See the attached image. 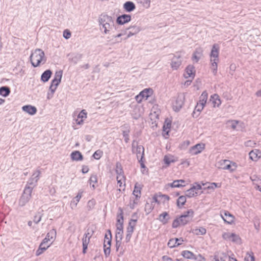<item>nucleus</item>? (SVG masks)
Wrapping results in <instances>:
<instances>
[{"instance_id": "nucleus-39", "label": "nucleus", "mask_w": 261, "mask_h": 261, "mask_svg": "<svg viewBox=\"0 0 261 261\" xmlns=\"http://www.w3.org/2000/svg\"><path fill=\"white\" fill-rule=\"evenodd\" d=\"M164 161L167 165H170L171 163L175 162L174 156L171 155H166L164 156Z\"/></svg>"}, {"instance_id": "nucleus-5", "label": "nucleus", "mask_w": 261, "mask_h": 261, "mask_svg": "<svg viewBox=\"0 0 261 261\" xmlns=\"http://www.w3.org/2000/svg\"><path fill=\"white\" fill-rule=\"evenodd\" d=\"M133 152L136 154L137 158L139 162H142L144 158V148L142 145H138L135 144V142H133L132 143Z\"/></svg>"}, {"instance_id": "nucleus-44", "label": "nucleus", "mask_w": 261, "mask_h": 261, "mask_svg": "<svg viewBox=\"0 0 261 261\" xmlns=\"http://www.w3.org/2000/svg\"><path fill=\"white\" fill-rule=\"evenodd\" d=\"M62 73L63 72L62 70L56 71L55 74L54 79L53 80H57L61 82L62 77Z\"/></svg>"}, {"instance_id": "nucleus-33", "label": "nucleus", "mask_w": 261, "mask_h": 261, "mask_svg": "<svg viewBox=\"0 0 261 261\" xmlns=\"http://www.w3.org/2000/svg\"><path fill=\"white\" fill-rule=\"evenodd\" d=\"M191 232L196 235H203L206 233V229L204 227L195 228L192 230Z\"/></svg>"}, {"instance_id": "nucleus-56", "label": "nucleus", "mask_w": 261, "mask_h": 261, "mask_svg": "<svg viewBox=\"0 0 261 261\" xmlns=\"http://www.w3.org/2000/svg\"><path fill=\"white\" fill-rule=\"evenodd\" d=\"M179 225H181L178 218L175 219L172 223V227L177 228Z\"/></svg>"}, {"instance_id": "nucleus-20", "label": "nucleus", "mask_w": 261, "mask_h": 261, "mask_svg": "<svg viewBox=\"0 0 261 261\" xmlns=\"http://www.w3.org/2000/svg\"><path fill=\"white\" fill-rule=\"evenodd\" d=\"M249 158L253 161H257L261 156V152L258 149H254L249 152Z\"/></svg>"}, {"instance_id": "nucleus-6", "label": "nucleus", "mask_w": 261, "mask_h": 261, "mask_svg": "<svg viewBox=\"0 0 261 261\" xmlns=\"http://www.w3.org/2000/svg\"><path fill=\"white\" fill-rule=\"evenodd\" d=\"M40 171L39 170H36L32 174L31 177L29 179L25 188H31L32 191L36 186L38 180L39 179Z\"/></svg>"}, {"instance_id": "nucleus-49", "label": "nucleus", "mask_w": 261, "mask_h": 261, "mask_svg": "<svg viewBox=\"0 0 261 261\" xmlns=\"http://www.w3.org/2000/svg\"><path fill=\"white\" fill-rule=\"evenodd\" d=\"M82 58V55L77 54L71 59V61L74 63L76 64L77 62Z\"/></svg>"}, {"instance_id": "nucleus-24", "label": "nucleus", "mask_w": 261, "mask_h": 261, "mask_svg": "<svg viewBox=\"0 0 261 261\" xmlns=\"http://www.w3.org/2000/svg\"><path fill=\"white\" fill-rule=\"evenodd\" d=\"M142 114L141 109L139 107H136L134 108L133 112H132V116L135 119H139Z\"/></svg>"}, {"instance_id": "nucleus-30", "label": "nucleus", "mask_w": 261, "mask_h": 261, "mask_svg": "<svg viewBox=\"0 0 261 261\" xmlns=\"http://www.w3.org/2000/svg\"><path fill=\"white\" fill-rule=\"evenodd\" d=\"M52 72L50 70H46L41 75V79L43 82H47L51 75Z\"/></svg>"}, {"instance_id": "nucleus-36", "label": "nucleus", "mask_w": 261, "mask_h": 261, "mask_svg": "<svg viewBox=\"0 0 261 261\" xmlns=\"http://www.w3.org/2000/svg\"><path fill=\"white\" fill-rule=\"evenodd\" d=\"M10 92V88L8 87H2L0 88V94L4 97L7 96Z\"/></svg>"}, {"instance_id": "nucleus-38", "label": "nucleus", "mask_w": 261, "mask_h": 261, "mask_svg": "<svg viewBox=\"0 0 261 261\" xmlns=\"http://www.w3.org/2000/svg\"><path fill=\"white\" fill-rule=\"evenodd\" d=\"M211 63V70L214 75H216L217 72L218 63L219 61L210 60Z\"/></svg>"}, {"instance_id": "nucleus-26", "label": "nucleus", "mask_w": 261, "mask_h": 261, "mask_svg": "<svg viewBox=\"0 0 261 261\" xmlns=\"http://www.w3.org/2000/svg\"><path fill=\"white\" fill-rule=\"evenodd\" d=\"M71 158L73 161H82L83 159V156L82 153L79 151H74L71 153Z\"/></svg>"}, {"instance_id": "nucleus-1", "label": "nucleus", "mask_w": 261, "mask_h": 261, "mask_svg": "<svg viewBox=\"0 0 261 261\" xmlns=\"http://www.w3.org/2000/svg\"><path fill=\"white\" fill-rule=\"evenodd\" d=\"M100 29L103 31L105 34H108L114 28V21L112 17L106 14H102L99 18Z\"/></svg>"}, {"instance_id": "nucleus-25", "label": "nucleus", "mask_w": 261, "mask_h": 261, "mask_svg": "<svg viewBox=\"0 0 261 261\" xmlns=\"http://www.w3.org/2000/svg\"><path fill=\"white\" fill-rule=\"evenodd\" d=\"M220 164L222 166L221 168L223 169H227L230 171L234 170V168H231V163L229 160H222L220 161Z\"/></svg>"}, {"instance_id": "nucleus-57", "label": "nucleus", "mask_w": 261, "mask_h": 261, "mask_svg": "<svg viewBox=\"0 0 261 261\" xmlns=\"http://www.w3.org/2000/svg\"><path fill=\"white\" fill-rule=\"evenodd\" d=\"M245 261H254V257L252 254L248 253L245 257Z\"/></svg>"}, {"instance_id": "nucleus-22", "label": "nucleus", "mask_w": 261, "mask_h": 261, "mask_svg": "<svg viewBox=\"0 0 261 261\" xmlns=\"http://www.w3.org/2000/svg\"><path fill=\"white\" fill-rule=\"evenodd\" d=\"M210 100L212 101L213 104L214 105V107H219L221 103V101L220 99V97L217 94L211 95Z\"/></svg>"}, {"instance_id": "nucleus-15", "label": "nucleus", "mask_w": 261, "mask_h": 261, "mask_svg": "<svg viewBox=\"0 0 261 261\" xmlns=\"http://www.w3.org/2000/svg\"><path fill=\"white\" fill-rule=\"evenodd\" d=\"M183 242L184 240L182 238L171 239L169 241L168 246L170 248L175 247L181 245Z\"/></svg>"}, {"instance_id": "nucleus-35", "label": "nucleus", "mask_w": 261, "mask_h": 261, "mask_svg": "<svg viewBox=\"0 0 261 261\" xmlns=\"http://www.w3.org/2000/svg\"><path fill=\"white\" fill-rule=\"evenodd\" d=\"M117 183L119 185V187H122L125 186V177L124 176L119 175L117 176L116 177Z\"/></svg>"}, {"instance_id": "nucleus-31", "label": "nucleus", "mask_w": 261, "mask_h": 261, "mask_svg": "<svg viewBox=\"0 0 261 261\" xmlns=\"http://www.w3.org/2000/svg\"><path fill=\"white\" fill-rule=\"evenodd\" d=\"M169 219L170 217L167 212H164L161 214L159 217V220L164 224L168 222Z\"/></svg>"}, {"instance_id": "nucleus-34", "label": "nucleus", "mask_w": 261, "mask_h": 261, "mask_svg": "<svg viewBox=\"0 0 261 261\" xmlns=\"http://www.w3.org/2000/svg\"><path fill=\"white\" fill-rule=\"evenodd\" d=\"M152 90L151 89H145L142 91L140 93L141 96L145 99H147L148 97L150 96L151 94Z\"/></svg>"}, {"instance_id": "nucleus-32", "label": "nucleus", "mask_w": 261, "mask_h": 261, "mask_svg": "<svg viewBox=\"0 0 261 261\" xmlns=\"http://www.w3.org/2000/svg\"><path fill=\"white\" fill-rule=\"evenodd\" d=\"M208 94L206 91H203L199 97V102L197 103L205 106L207 101Z\"/></svg>"}, {"instance_id": "nucleus-2", "label": "nucleus", "mask_w": 261, "mask_h": 261, "mask_svg": "<svg viewBox=\"0 0 261 261\" xmlns=\"http://www.w3.org/2000/svg\"><path fill=\"white\" fill-rule=\"evenodd\" d=\"M56 236V231L53 229L50 230L47 234L46 237L43 240L39 245V248L36 252V255L39 256L45 251L50 246L51 243L53 241Z\"/></svg>"}, {"instance_id": "nucleus-55", "label": "nucleus", "mask_w": 261, "mask_h": 261, "mask_svg": "<svg viewBox=\"0 0 261 261\" xmlns=\"http://www.w3.org/2000/svg\"><path fill=\"white\" fill-rule=\"evenodd\" d=\"M140 2L142 4L143 7L146 8H148L150 7V0H140Z\"/></svg>"}, {"instance_id": "nucleus-51", "label": "nucleus", "mask_w": 261, "mask_h": 261, "mask_svg": "<svg viewBox=\"0 0 261 261\" xmlns=\"http://www.w3.org/2000/svg\"><path fill=\"white\" fill-rule=\"evenodd\" d=\"M102 154V152L99 150L96 151L93 154V157L96 160L99 159Z\"/></svg>"}, {"instance_id": "nucleus-28", "label": "nucleus", "mask_w": 261, "mask_h": 261, "mask_svg": "<svg viewBox=\"0 0 261 261\" xmlns=\"http://www.w3.org/2000/svg\"><path fill=\"white\" fill-rule=\"evenodd\" d=\"M112 235L111 231L108 230L105 234L103 245L111 246Z\"/></svg>"}, {"instance_id": "nucleus-19", "label": "nucleus", "mask_w": 261, "mask_h": 261, "mask_svg": "<svg viewBox=\"0 0 261 261\" xmlns=\"http://www.w3.org/2000/svg\"><path fill=\"white\" fill-rule=\"evenodd\" d=\"M87 117V113L85 110H82L77 116L76 123L78 125H82L84 120Z\"/></svg>"}, {"instance_id": "nucleus-42", "label": "nucleus", "mask_w": 261, "mask_h": 261, "mask_svg": "<svg viewBox=\"0 0 261 261\" xmlns=\"http://www.w3.org/2000/svg\"><path fill=\"white\" fill-rule=\"evenodd\" d=\"M201 51L199 50H196L193 55V60L195 61V62H197L201 56Z\"/></svg>"}, {"instance_id": "nucleus-50", "label": "nucleus", "mask_w": 261, "mask_h": 261, "mask_svg": "<svg viewBox=\"0 0 261 261\" xmlns=\"http://www.w3.org/2000/svg\"><path fill=\"white\" fill-rule=\"evenodd\" d=\"M233 233L224 232L222 234V238L226 240L231 241Z\"/></svg>"}, {"instance_id": "nucleus-4", "label": "nucleus", "mask_w": 261, "mask_h": 261, "mask_svg": "<svg viewBox=\"0 0 261 261\" xmlns=\"http://www.w3.org/2000/svg\"><path fill=\"white\" fill-rule=\"evenodd\" d=\"M31 188H25L23 193L19 200V205L24 206L30 200L32 194Z\"/></svg>"}, {"instance_id": "nucleus-46", "label": "nucleus", "mask_w": 261, "mask_h": 261, "mask_svg": "<svg viewBox=\"0 0 261 261\" xmlns=\"http://www.w3.org/2000/svg\"><path fill=\"white\" fill-rule=\"evenodd\" d=\"M231 241L236 243L240 244L241 243V238L238 235L233 233Z\"/></svg>"}, {"instance_id": "nucleus-16", "label": "nucleus", "mask_w": 261, "mask_h": 261, "mask_svg": "<svg viewBox=\"0 0 261 261\" xmlns=\"http://www.w3.org/2000/svg\"><path fill=\"white\" fill-rule=\"evenodd\" d=\"M83 193V190H79L77 195L72 200L70 203V206L72 209H74L76 207L78 202L82 197Z\"/></svg>"}, {"instance_id": "nucleus-48", "label": "nucleus", "mask_w": 261, "mask_h": 261, "mask_svg": "<svg viewBox=\"0 0 261 261\" xmlns=\"http://www.w3.org/2000/svg\"><path fill=\"white\" fill-rule=\"evenodd\" d=\"M129 129H126L123 130V136L124 138V141L126 143H127L129 140Z\"/></svg>"}, {"instance_id": "nucleus-13", "label": "nucleus", "mask_w": 261, "mask_h": 261, "mask_svg": "<svg viewBox=\"0 0 261 261\" xmlns=\"http://www.w3.org/2000/svg\"><path fill=\"white\" fill-rule=\"evenodd\" d=\"M201 189V186L200 185L193 186L191 188L188 190L186 193V196L188 197H192L196 196L197 191Z\"/></svg>"}, {"instance_id": "nucleus-11", "label": "nucleus", "mask_w": 261, "mask_h": 261, "mask_svg": "<svg viewBox=\"0 0 261 261\" xmlns=\"http://www.w3.org/2000/svg\"><path fill=\"white\" fill-rule=\"evenodd\" d=\"M181 62L180 55L177 53L172 59L171 63V67L173 69H177L180 66Z\"/></svg>"}, {"instance_id": "nucleus-9", "label": "nucleus", "mask_w": 261, "mask_h": 261, "mask_svg": "<svg viewBox=\"0 0 261 261\" xmlns=\"http://www.w3.org/2000/svg\"><path fill=\"white\" fill-rule=\"evenodd\" d=\"M205 148V144L203 143H198L191 147L189 152L191 155H196L201 153Z\"/></svg>"}, {"instance_id": "nucleus-37", "label": "nucleus", "mask_w": 261, "mask_h": 261, "mask_svg": "<svg viewBox=\"0 0 261 261\" xmlns=\"http://www.w3.org/2000/svg\"><path fill=\"white\" fill-rule=\"evenodd\" d=\"M178 219L181 225H185L192 220V219H191L184 215H181Z\"/></svg>"}, {"instance_id": "nucleus-40", "label": "nucleus", "mask_w": 261, "mask_h": 261, "mask_svg": "<svg viewBox=\"0 0 261 261\" xmlns=\"http://www.w3.org/2000/svg\"><path fill=\"white\" fill-rule=\"evenodd\" d=\"M185 182V181L182 179L174 180L172 183L171 184V186L174 188H179L180 187L184 186L182 184Z\"/></svg>"}, {"instance_id": "nucleus-53", "label": "nucleus", "mask_w": 261, "mask_h": 261, "mask_svg": "<svg viewBox=\"0 0 261 261\" xmlns=\"http://www.w3.org/2000/svg\"><path fill=\"white\" fill-rule=\"evenodd\" d=\"M123 231H117L115 235L116 240H122Z\"/></svg>"}, {"instance_id": "nucleus-17", "label": "nucleus", "mask_w": 261, "mask_h": 261, "mask_svg": "<svg viewBox=\"0 0 261 261\" xmlns=\"http://www.w3.org/2000/svg\"><path fill=\"white\" fill-rule=\"evenodd\" d=\"M131 20V16L128 14H123L117 18V22L119 24H123L128 22Z\"/></svg>"}, {"instance_id": "nucleus-63", "label": "nucleus", "mask_w": 261, "mask_h": 261, "mask_svg": "<svg viewBox=\"0 0 261 261\" xmlns=\"http://www.w3.org/2000/svg\"><path fill=\"white\" fill-rule=\"evenodd\" d=\"M135 99L136 100V101L138 102V103H140L142 102V101L143 100V99H144V98H143V97L141 96V95L140 94V93H139V94H138V95H137L136 97H135Z\"/></svg>"}, {"instance_id": "nucleus-58", "label": "nucleus", "mask_w": 261, "mask_h": 261, "mask_svg": "<svg viewBox=\"0 0 261 261\" xmlns=\"http://www.w3.org/2000/svg\"><path fill=\"white\" fill-rule=\"evenodd\" d=\"M41 219V215L40 214H37L36 216H35L34 218V221L36 224L38 223Z\"/></svg>"}, {"instance_id": "nucleus-62", "label": "nucleus", "mask_w": 261, "mask_h": 261, "mask_svg": "<svg viewBox=\"0 0 261 261\" xmlns=\"http://www.w3.org/2000/svg\"><path fill=\"white\" fill-rule=\"evenodd\" d=\"M121 246V240H116V250L118 251Z\"/></svg>"}, {"instance_id": "nucleus-61", "label": "nucleus", "mask_w": 261, "mask_h": 261, "mask_svg": "<svg viewBox=\"0 0 261 261\" xmlns=\"http://www.w3.org/2000/svg\"><path fill=\"white\" fill-rule=\"evenodd\" d=\"M204 107V106L197 103V105L195 108V111H197L199 112H200L203 110Z\"/></svg>"}, {"instance_id": "nucleus-60", "label": "nucleus", "mask_w": 261, "mask_h": 261, "mask_svg": "<svg viewBox=\"0 0 261 261\" xmlns=\"http://www.w3.org/2000/svg\"><path fill=\"white\" fill-rule=\"evenodd\" d=\"M90 239L87 238L86 237H83L82 239V242H83V246H88L89 242H90Z\"/></svg>"}, {"instance_id": "nucleus-59", "label": "nucleus", "mask_w": 261, "mask_h": 261, "mask_svg": "<svg viewBox=\"0 0 261 261\" xmlns=\"http://www.w3.org/2000/svg\"><path fill=\"white\" fill-rule=\"evenodd\" d=\"M90 184L91 183H96L97 182V176L95 175H92L91 176L89 179Z\"/></svg>"}, {"instance_id": "nucleus-52", "label": "nucleus", "mask_w": 261, "mask_h": 261, "mask_svg": "<svg viewBox=\"0 0 261 261\" xmlns=\"http://www.w3.org/2000/svg\"><path fill=\"white\" fill-rule=\"evenodd\" d=\"M239 121L237 120H229L227 121V123L230 124V126L233 129H236L237 125L238 124Z\"/></svg>"}, {"instance_id": "nucleus-45", "label": "nucleus", "mask_w": 261, "mask_h": 261, "mask_svg": "<svg viewBox=\"0 0 261 261\" xmlns=\"http://www.w3.org/2000/svg\"><path fill=\"white\" fill-rule=\"evenodd\" d=\"M182 215L185 216L188 218L192 219L194 216V211L190 209L185 212Z\"/></svg>"}, {"instance_id": "nucleus-47", "label": "nucleus", "mask_w": 261, "mask_h": 261, "mask_svg": "<svg viewBox=\"0 0 261 261\" xmlns=\"http://www.w3.org/2000/svg\"><path fill=\"white\" fill-rule=\"evenodd\" d=\"M104 253L106 257L109 256L111 252V246L103 245Z\"/></svg>"}, {"instance_id": "nucleus-27", "label": "nucleus", "mask_w": 261, "mask_h": 261, "mask_svg": "<svg viewBox=\"0 0 261 261\" xmlns=\"http://www.w3.org/2000/svg\"><path fill=\"white\" fill-rule=\"evenodd\" d=\"M123 8L127 12H132L135 9V5L132 2L128 1L123 5Z\"/></svg>"}, {"instance_id": "nucleus-23", "label": "nucleus", "mask_w": 261, "mask_h": 261, "mask_svg": "<svg viewBox=\"0 0 261 261\" xmlns=\"http://www.w3.org/2000/svg\"><path fill=\"white\" fill-rule=\"evenodd\" d=\"M194 67L192 65H189L186 69V73L184 74L185 78H188L192 77V78L194 76Z\"/></svg>"}, {"instance_id": "nucleus-41", "label": "nucleus", "mask_w": 261, "mask_h": 261, "mask_svg": "<svg viewBox=\"0 0 261 261\" xmlns=\"http://www.w3.org/2000/svg\"><path fill=\"white\" fill-rule=\"evenodd\" d=\"M116 173L117 176L121 175L124 176L123 174V171L121 164L119 163H116Z\"/></svg>"}, {"instance_id": "nucleus-64", "label": "nucleus", "mask_w": 261, "mask_h": 261, "mask_svg": "<svg viewBox=\"0 0 261 261\" xmlns=\"http://www.w3.org/2000/svg\"><path fill=\"white\" fill-rule=\"evenodd\" d=\"M57 88V87H56L55 86H54L53 85H51V84L50 85V86L49 87V90L51 91V95L54 94V93L55 92Z\"/></svg>"}, {"instance_id": "nucleus-3", "label": "nucleus", "mask_w": 261, "mask_h": 261, "mask_svg": "<svg viewBox=\"0 0 261 261\" xmlns=\"http://www.w3.org/2000/svg\"><path fill=\"white\" fill-rule=\"evenodd\" d=\"M30 58L31 64L34 67L40 66L41 63H45L46 61L44 53L41 49H36L33 51Z\"/></svg>"}, {"instance_id": "nucleus-7", "label": "nucleus", "mask_w": 261, "mask_h": 261, "mask_svg": "<svg viewBox=\"0 0 261 261\" xmlns=\"http://www.w3.org/2000/svg\"><path fill=\"white\" fill-rule=\"evenodd\" d=\"M185 100L184 94H179L172 102V108L174 111L178 112L182 108Z\"/></svg>"}, {"instance_id": "nucleus-8", "label": "nucleus", "mask_w": 261, "mask_h": 261, "mask_svg": "<svg viewBox=\"0 0 261 261\" xmlns=\"http://www.w3.org/2000/svg\"><path fill=\"white\" fill-rule=\"evenodd\" d=\"M137 220L131 219L129 222L128 226L126 230L125 237V241L128 243L130 241L132 235L134 232V228L136 225Z\"/></svg>"}, {"instance_id": "nucleus-21", "label": "nucleus", "mask_w": 261, "mask_h": 261, "mask_svg": "<svg viewBox=\"0 0 261 261\" xmlns=\"http://www.w3.org/2000/svg\"><path fill=\"white\" fill-rule=\"evenodd\" d=\"M22 109L23 111L28 113L31 115L35 114L37 112V109L35 107L31 105H27L22 107Z\"/></svg>"}, {"instance_id": "nucleus-10", "label": "nucleus", "mask_w": 261, "mask_h": 261, "mask_svg": "<svg viewBox=\"0 0 261 261\" xmlns=\"http://www.w3.org/2000/svg\"><path fill=\"white\" fill-rule=\"evenodd\" d=\"M219 44H213L210 53V60L219 61Z\"/></svg>"}, {"instance_id": "nucleus-29", "label": "nucleus", "mask_w": 261, "mask_h": 261, "mask_svg": "<svg viewBox=\"0 0 261 261\" xmlns=\"http://www.w3.org/2000/svg\"><path fill=\"white\" fill-rule=\"evenodd\" d=\"M181 255L187 259H194L195 260L198 259V257H195V255L190 251H183L181 253Z\"/></svg>"}, {"instance_id": "nucleus-12", "label": "nucleus", "mask_w": 261, "mask_h": 261, "mask_svg": "<svg viewBox=\"0 0 261 261\" xmlns=\"http://www.w3.org/2000/svg\"><path fill=\"white\" fill-rule=\"evenodd\" d=\"M128 30V33L126 37L124 38L125 40L128 39L131 36L138 34L141 30V28L140 26L137 25H131L129 28H127Z\"/></svg>"}, {"instance_id": "nucleus-43", "label": "nucleus", "mask_w": 261, "mask_h": 261, "mask_svg": "<svg viewBox=\"0 0 261 261\" xmlns=\"http://www.w3.org/2000/svg\"><path fill=\"white\" fill-rule=\"evenodd\" d=\"M186 202V196H181L178 198V199L177 200V205L179 207L180 206H182L183 205L185 204Z\"/></svg>"}, {"instance_id": "nucleus-18", "label": "nucleus", "mask_w": 261, "mask_h": 261, "mask_svg": "<svg viewBox=\"0 0 261 261\" xmlns=\"http://www.w3.org/2000/svg\"><path fill=\"white\" fill-rule=\"evenodd\" d=\"M221 216L224 222L228 224H231L233 222V216L227 211H225Z\"/></svg>"}, {"instance_id": "nucleus-54", "label": "nucleus", "mask_w": 261, "mask_h": 261, "mask_svg": "<svg viewBox=\"0 0 261 261\" xmlns=\"http://www.w3.org/2000/svg\"><path fill=\"white\" fill-rule=\"evenodd\" d=\"M71 36V34L70 32L69 31V30L66 29L64 31L63 37L65 39H68L70 38Z\"/></svg>"}, {"instance_id": "nucleus-14", "label": "nucleus", "mask_w": 261, "mask_h": 261, "mask_svg": "<svg viewBox=\"0 0 261 261\" xmlns=\"http://www.w3.org/2000/svg\"><path fill=\"white\" fill-rule=\"evenodd\" d=\"M142 187V185L139 183H136L135 185L133 194L136 197V199L134 200V204L138 203V198L141 196Z\"/></svg>"}]
</instances>
